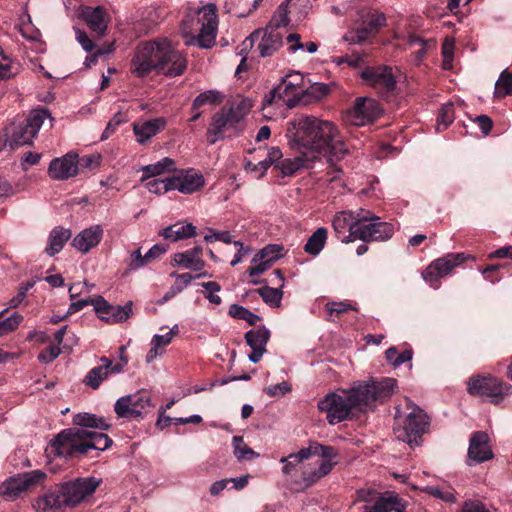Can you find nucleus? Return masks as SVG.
Instances as JSON below:
<instances>
[{
  "mask_svg": "<svg viewBox=\"0 0 512 512\" xmlns=\"http://www.w3.org/2000/svg\"><path fill=\"white\" fill-rule=\"evenodd\" d=\"M109 371L106 369L105 364L92 368L84 378V384L97 389L101 383L108 377Z\"/></svg>",
  "mask_w": 512,
  "mask_h": 512,
  "instance_id": "nucleus-42",
  "label": "nucleus"
},
{
  "mask_svg": "<svg viewBox=\"0 0 512 512\" xmlns=\"http://www.w3.org/2000/svg\"><path fill=\"white\" fill-rule=\"evenodd\" d=\"M202 248L195 246L187 251L178 252L173 255L175 264L192 271H201L205 267V262L201 258Z\"/></svg>",
  "mask_w": 512,
  "mask_h": 512,
  "instance_id": "nucleus-31",
  "label": "nucleus"
},
{
  "mask_svg": "<svg viewBox=\"0 0 512 512\" xmlns=\"http://www.w3.org/2000/svg\"><path fill=\"white\" fill-rule=\"evenodd\" d=\"M282 45V33L272 26H267L258 44V50L262 57H267L273 55Z\"/></svg>",
  "mask_w": 512,
  "mask_h": 512,
  "instance_id": "nucleus-32",
  "label": "nucleus"
},
{
  "mask_svg": "<svg viewBox=\"0 0 512 512\" xmlns=\"http://www.w3.org/2000/svg\"><path fill=\"white\" fill-rule=\"evenodd\" d=\"M465 259L464 253H449L433 261L423 272V278L430 286L437 287L439 279L448 275Z\"/></svg>",
  "mask_w": 512,
  "mask_h": 512,
  "instance_id": "nucleus-19",
  "label": "nucleus"
},
{
  "mask_svg": "<svg viewBox=\"0 0 512 512\" xmlns=\"http://www.w3.org/2000/svg\"><path fill=\"white\" fill-rule=\"evenodd\" d=\"M269 338L270 331L264 326L246 332L245 340L252 350L248 355L251 362L257 363L261 360L262 356L266 352V345Z\"/></svg>",
  "mask_w": 512,
  "mask_h": 512,
  "instance_id": "nucleus-28",
  "label": "nucleus"
},
{
  "mask_svg": "<svg viewBox=\"0 0 512 512\" xmlns=\"http://www.w3.org/2000/svg\"><path fill=\"white\" fill-rule=\"evenodd\" d=\"M454 121V106L452 103L444 104L437 117V129L440 130L441 126L445 129Z\"/></svg>",
  "mask_w": 512,
  "mask_h": 512,
  "instance_id": "nucleus-53",
  "label": "nucleus"
},
{
  "mask_svg": "<svg viewBox=\"0 0 512 512\" xmlns=\"http://www.w3.org/2000/svg\"><path fill=\"white\" fill-rule=\"evenodd\" d=\"M361 78L383 98L389 100L395 95L396 79L391 67H369L361 72Z\"/></svg>",
  "mask_w": 512,
  "mask_h": 512,
  "instance_id": "nucleus-13",
  "label": "nucleus"
},
{
  "mask_svg": "<svg viewBox=\"0 0 512 512\" xmlns=\"http://www.w3.org/2000/svg\"><path fill=\"white\" fill-rule=\"evenodd\" d=\"M187 68L186 57L167 38H157L137 46L130 71L143 78L153 70L168 77L180 76Z\"/></svg>",
  "mask_w": 512,
  "mask_h": 512,
  "instance_id": "nucleus-2",
  "label": "nucleus"
},
{
  "mask_svg": "<svg viewBox=\"0 0 512 512\" xmlns=\"http://www.w3.org/2000/svg\"><path fill=\"white\" fill-rule=\"evenodd\" d=\"M282 249L280 245L270 244L261 249L257 254L261 256L262 259L269 260V262L273 264L281 258Z\"/></svg>",
  "mask_w": 512,
  "mask_h": 512,
  "instance_id": "nucleus-57",
  "label": "nucleus"
},
{
  "mask_svg": "<svg viewBox=\"0 0 512 512\" xmlns=\"http://www.w3.org/2000/svg\"><path fill=\"white\" fill-rule=\"evenodd\" d=\"M166 124L167 121L164 117L133 123V132L136 136V141L141 145L148 143L166 127Z\"/></svg>",
  "mask_w": 512,
  "mask_h": 512,
  "instance_id": "nucleus-29",
  "label": "nucleus"
},
{
  "mask_svg": "<svg viewBox=\"0 0 512 512\" xmlns=\"http://www.w3.org/2000/svg\"><path fill=\"white\" fill-rule=\"evenodd\" d=\"M396 388V380L383 378L379 381H363L354 384L350 389L344 390L352 410L365 411L389 398Z\"/></svg>",
  "mask_w": 512,
  "mask_h": 512,
  "instance_id": "nucleus-5",
  "label": "nucleus"
},
{
  "mask_svg": "<svg viewBox=\"0 0 512 512\" xmlns=\"http://www.w3.org/2000/svg\"><path fill=\"white\" fill-rule=\"evenodd\" d=\"M127 121L125 115L121 112H117L113 118L108 122L105 130L101 135V140L108 139L118 128L119 125L125 123Z\"/></svg>",
  "mask_w": 512,
  "mask_h": 512,
  "instance_id": "nucleus-58",
  "label": "nucleus"
},
{
  "mask_svg": "<svg viewBox=\"0 0 512 512\" xmlns=\"http://www.w3.org/2000/svg\"><path fill=\"white\" fill-rule=\"evenodd\" d=\"M273 264L269 260L262 259L256 254L252 259V265L248 269L250 277H256L267 271Z\"/></svg>",
  "mask_w": 512,
  "mask_h": 512,
  "instance_id": "nucleus-54",
  "label": "nucleus"
},
{
  "mask_svg": "<svg viewBox=\"0 0 512 512\" xmlns=\"http://www.w3.org/2000/svg\"><path fill=\"white\" fill-rule=\"evenodd\" d=\"M425 491L430 495L439 498L445 502H454L455 496L451 489H441L437 486H428L425 488Z\"/></svg>",
  "mask_w": 512,
  "mask_h": 512,
  "instance_id": "nucleus-59",
  "label": "nucleus"
},
{
  "mask_svg": "<svg viewBox=\"0 0 512 512\" xmlns=\"http://www.w3.org/2000/svg\"><path fill=\"white\" fill-rule=\"evenodd\" d=\"M23 321V316L19 313H13L3 321H0V337L14 331Z\"/></svg>",
  "mask_w": 512,
  "mask_h": 512,
  "instance_id": "nucleus-55",
  "label": "nucleus"
},
{
  "mask_svg": "<svg viewBox=\"0 0 512 512\" xmlns=\"http://www.w3.org/2000/svg\"><path fill=\"white\" fill-rule=\"evenodd\" d=\"M407 45L410 50H413L415 61L419 63L424 58L428 50V42L420 39L416 35H409Z\"/></svg>",
  "mask_w": 512,
  "mask_h": 512,
  "instance_id": "nucleus-48",
  "label": "nucleus"
},
{
  "mask_svg": "<svg viewBox=\"0 0 512 512\" xmlns=\"http://www.w3.org/2000/svg\"><path fill=\"white\" fill-rule=\"evenodd\" d=\"M250 108V102L242 100L232 105L228 110L223 109L215 113L207 130V140L209 144H215L226 135H237L243 129L244 118Z\"/></svg>",
  "mask_w": 512,
  "mask_h": 512,
  "instance_id": "nucleus-6",
  "label": "nucleus"
},
{
  "mask_svg": "<svg viewBox=\"0 0 512 512\" xmlns=\"http://www.w3.org/2000/svg\"><path fill=\"white\" fill-rule=\"evenodd\" d=\"M206 242L221 241L226 244L232 243V235L228 231H212L204 236Z\"/></svg>",
  "mask_w": 512,
  "mask_h": 512,
  "instance_id": "nucleus-62",
  "label": "nucleus"
},
{
  "mask_svg": "<svg viewBox=\"0 0 512 512\" xmlns=\"http://www.w3.org/2000/svg\"><path fill=\"white\" fill-rule=\"evenodd\" d=\"M337 457V452L333 448V455L329 457H320L321 460L317 461L314 465L309 464L304 467L301 473V478L296 482L302 488H308L316 484L320 479L328 475L333 467L337 464L333 461Z\"/></svg>",
  "mask_w": 512,
  "mask_h": 512,
  "instance_id": "nucleus-21",
  "label": "nucleus"
},
{
  "mask_svg": "<svg viewBox=\"0 0 512 512\" xmlns=\"http://www.w3.org/2000/svg\"><path fill=\"white\" fill-rule=\"evenodd\" d=\"M299 155L293 159H284L278 164V168L284 175H292L301 168H312L314 160L304 152H297Z\"/></svg>",
  "mask_w": 512,
  "mask_h": 512,
  "instance_id": "nucleus-36",
  "label": "nucleus"
},
{
  "mask_svg": "<svg viewBox=\"0 0 512 512\" xmlns=\"http://www.w3.org/2000/svg\"><path fill=\"white\" fill-rule=\"evenodd\" d=\"M165 239L176 242L181 239L190 238L196 235V227L191 223H176L170 225L160 232Z\"/></svg>",
  "mask_w": 512,
  "mask_h": 512,
  "instance_id": "nucleus-38",
  "label": "nucleus"
},
{
  "mask_svg": "<svg viewBox=\"0 0 512 512\" xmlns=\"http://www.w3.org/2000/svg\"><path fill=\"white\" fill-rule=\"evenodd\" d=\"M46 478L47 474L38 469L10 476L1 483L0 496L7 501H14L41 485Z\"/></svg>",
  "mask_w": 512,
  "mask_h": 512,
  "instance_id": "nucleus-10",
  "label": "nucleus"
},
{
  "mask_svg": "<svg viewBox=\"0 0 512 512\" xmlns=\"http://www.w3.org/2000/svg\"><path fill=\"white\" fill-rule=\"evenodd\" d=\"M318 410L325 414L330 425L338 424L348 418L352 408L346 393H329L318 401Z\"/></svg>",
  "mask_w": 512,
  "mask_h": 512,
  "instance_id": "nucleus-14",
  "label": "nucleus"
},
{
  "mask_svg": "<svg viewBox=\"0 0 512 512\" xmlns=\"http://www.w3.org/2000/svg\"><path fill=\"white\" fill-rule=\"evenodd\" d=\"M221 102V95L215 90H208L199 94L192 103V110H198L201 106L209 104L216 105Z\"/></svg>",
  "mask_w": 512,
  "mask_h": 512,
  "instance_id": "nucleus-46",
  "label": "nucleus"
},
{
  "mask_svg": "<svg viewBox=\"0 0 512 512\" xmlns=\"http://www.w3.org/2000/svg\"><path fill=\"white\" fill-rule=\"evenodd\" d=\"M409 409V413L396 416L394 434L399 441L412 447L418 444V439L428 424V418L424 411L417 406L409 407Z\"/></svg>",
  "mask_w": 512,
  "mask_h": 512,
  "instance_id": "nucleus-9",
  "label": "nucleus"
},
{
  "mask_svg": "<svg viewBox=\"0 0 512 512\" xmlns=\"http://www.w3.org/2000/svg\"><path fill=\"white\" fill-rule=\"evenodd\" d=\"M179 333V327L175 324L167 333L164 335L155 334L151 340V348L146 355L147 363L153 362L157 356L162 354L164 347L168 346L173 338Z\"/></svg>",
  "mask_w": 512,
  "mask_h": 512,
  "instance_id": "nucleus-34",
  "label": "nucleus"
},
{
  "mask_svg": "<svg viewBox=\"0 0 512 512\" xmlns=\"http://www.w3.org/2000/svg\"><path fill=\"white\" fill-rule=\"evenodd\" d=\"M412 354V351L409 349H406L403 352L398 353L395 347H390L385 352L387 361L394 367H398L405 362L411 361Z\"/></svg>",
  "mask_w": 512,
  "mask_h": 512,
  "instance_id": "nucleus-49",
  "label": "nucleus"
},
{
  "mask_svg": "<svg viewBox=\"0 0 512 512\" xmlns=\"http://www.w3.org/2000/svg\"><path fill=\"white\" fill-rule=\"evenodd\" d=\"M280 288H271L269 286L258 289V293L263 301L271 307H278L281 303L283 292Z\"/></svg>",
  "mask_w": 512,
  "mask_h": 512,
  "instance_id": "nucleus-44",
  "label": "nucleus"
},
{
  "mask_svg": "<svg viewBox=\"0 0 512 512\" xmlns=\"http://www.w3.org/2000/svg\"><path fill=\"white\" fill-rule=\"evenodd\" d=\"M462 512H490L486 506L478 500H469L464 503Z\"/></svg>",
  "mask_w": 512,
  "mask_h": 512,
  "instance_id": "nucleus-64",
  "label": "nucleus"
},
{
  "mask_svg": "<svg viewBox=\"0 0 512 512\" xmlns=\"http://www.w3.org/2000/svg\"><path fill=\"white\" fill-rule=\"evenodd\" d=\"M193 21V18L183 20L182 32L185 38V44L197 45L204 49L212 47L216 40L218 26L216 6L214 4H208L199 9L197 22L201 23V28L197 36H195L188 27L189 23Z\"/></svg>",
  "mask_w": 512,
  "mask_h": 512,
  "instance_id": "nucleus-7",
  "label": "nucleus"
},
{
  "mask_svg": "<svg viewBox=\"0 0 512 512\" xmlns=\"http://www.w3.org/2000/svg\"><path fill=\"white\" fill-rule=\"evenodd\" d=\"M507 95H512V72L504 70L495 83L494 97L502 98Z\"/></svg>",
  "mask_w": 512,
  "mask_h": 512,
  "instance_id": "nucleus-43",
  "label": "nucleus"
},
{
  "mask_svg": "<svg viewBox=\"0 0 512 512\" xmlns=\"http://www.w3.org/2000/svg\"><path fill=\"white\" fill-rule=\"evenodd\" d=\"M179 192L183 194H191L199 190L204 185V178L199 173L180 174Z\"/></svg>",
  "mask_w": 512,
  "mask_h": 512,
  "instance_id": "nucleus-40",
  "label": "nucleus"
},
{
  "mask_svg": "<svg viewBox=\"0 0 512 512\" xmlns=\"http://www.w3.org/2000/svg\"><path fill=\"white\" fill-rule=\"evenodd\" d=\"M234 455L238 460H251L258 457V454L248 447L240 436L233 437Z\"/></svg>",
  "mask_w": 512,
  "mask_h": 512,
  "instance_id": "nucleus-45",
  "label": "nucleus"
},
{
  "mask_svg": "<svg viewBox=\"0 0 512 512\" xmlns=\"http://www.w3.org/2000/svg\"><path fill=\"white\" fill-rule=\"evenodd\" d=\"M455 48V41L453 38L446 37L442 45L443 67L450 69L453 62V54Z\"/></svg>",
  "mask_w": 512,
  "mask_h": 512,
  "instance_id": "nucleus-56",
  "label": "nucleus"
},
{
  "mask_svg": "<svg viewBox=\"0 0 512 512\" xmlns=\"http://www.w3.org/2000/svg\"><path fill=\"white\" fill-rule=\"evenodd\" d=\"M49 117L46 109H34L22 121L14 122L6 129V142L11 148L30 145L44 120Z\"/></svg>",
  "mask_w": 512,
  "mask_h": 512,
  "instance_id": "nucleus-8",
  "label": "nucleus"
},
{
  "mask_svg": "<svg viewBox=\"0 0 512 512\" xmlns=\"http://www.w3.org/2000/svg\"><path fill=\"white\" fill-rule=\"evenodd\" d=\"M229 315L233 318L245 320L250 325H255L260 320V317L257 314L237 304H232L229 307Z\"/></svg>",
  "mask_w": 512,
  "mask_h": 512,
  "instance_id": "nucleus-47",
  "label": "nucleus"
},
{
  "mask_svg": "<svg viewBox=\"0 0 512 512\" xmlns=\"http://www.w3.org/2000/svg\"><path fill=\"white\" fill-rule=\"evenodd\" d=\"M72 231L68 228L57 226L51 230L47 240V246L45 248L46 253L49 256L58 254L71 238Z\"/></svg>",
  "mask_w": 512,
  "mask_h": 512,
  "instance_id": "nucleus-35",
  "label": "nucleus"
},
{
  "mask_svg": "<svg viewBox=\"0 0 512 512\" xmlns=\"http://www.w3.org/2000/svg\"><path fill=\"white\" fill-rule=\"evenodd\" d=\"M175 169V161L172 158L165 157L154 164L143 166L141 168L143 172L141 181H146L149 178L162 175L166 172H172Z\"/></svg>",
  "mask_w": 512,
  "mask_h": 512,
  "instance_id": "nucleus-39",
  "label": "nucleus"
},
{
  "mask_svg": "<svg viewBox=\"0 0 512 512\" xmlns=\"http://www.w3.org/2000/svg\"><path fill=\"white\" fill-rule=\"evenodd\" d=\"M511 386L492 376L471 377L467 382V391L472 396H487L492 403L498 404L510 393Z\"/></svg>",
  "mask_w": 512,
  "mask_h": 512,
  "instance_id": "nucleus-12",
  "label": "nucleus"
},
{
  "mask_svg": "<svg viewBox=\"0 0 512 512\" xmlns=\"http://www.w3.org/2000/svg\"><path fill=\"white\" fill-rule=\"evenodd\" d=\"M101 479L95 477L78 478L67 482L60 487L63 501L68 508H72L81 503L87 496L93 494L100 485Z\"/></svg>",
  "mask_w": 512,
  "mask_h": 512,
  "instance_id": "nucleus-15",
  "label": "nucleus"
},
{
  "mask_svg": "<svg viewBox=\"0 0 512 512\" xmlns=\"http://www.w3.org/2000/svg\"><path fill=\"white\" fill-rule=\"evenodd\" d=\"M356 237L362 241H386L394 233L392 224L382 222L379 217L372 215L369 211L363 212L360 229H356Z\"/></svg>",
  "mask_w": 512,
  "mask_h": 512,
  "instance_id": "nucleus-16",
  "label": "nucleus"
},
{
  "mask_svg": "<svg viewBox=\"0 0 512 512\" xmlns=\"http://www.w3.org/2000/svg\"><path fill=\"white\" fill-rule=\"evenodd\" d=\"M363 212V210L358 212L342 211L334 216L332 225L335 232L340 235L344 234L346 230L349 231V234L342 239V242L349 243L358 239L354 232L356 229H360Z\"/></svg>",
  "mask_w": 512,
  "mask_h": 512,
  "instance_id": "nucleus-24",
  "label": "nucleus"
},
{
  "mask_svg": "<svg viewBox=\"0 0 512 512\" xmlns=\"http://www.w3.org/2000/svg\"><path fill=\"white\" fill-rule=\"evenodd\" d=\"M103 234L104 229L101 225H92L79 232L72 239L71 245L82 254H87L99 245L103 238Z\"/></svg>",
  "mask_w": 512,
  "mask_h": 512,
  "instance_id": "nucleus-27",
  "label": "nucleus"
},
{
  "mask_svg": "<svg viewBox=\"0 0 512 512\" xmlns=\"http://www.w3.org/2000/svg\"><path fill=\"white\" fill-rule=\"evenodd\" d=\"M296 132L292 138V147L297 152L307 153L314 161L323 154L330 164L325 181L334 183L341 180L342 170L336 162L342 161L350 150L338 126L329 120L313 115L302 116L295 120Z\"/></svg>",
  "mask_w": 512,
  "mask_h": 512,
  "instance_id": "nucleus-1",
  "label": "nucleus"
},
{
  "mask_svg": "<svg viewBox=\"0 0 512 512\" xmlns=\"http://www.w3.org/2000/svg\"><path fill=\"white\" fill-rule=\"evenodd\" d=\"M112 443L108 435L94 430H63L50 443L48 451L58 457L73 458L85 455L89 450L104 451Z\"/></svg>",
  "mask_w": 512,
  "mask_h": 512,
  "instance_id": "nucleus-3",
  "label": "nucleus"
},
{
  "mask_svg": "<svg viewBox=\"0 0 512 512\" xmlns=\"http://www.w3.org/2000/svg\"><path fill=\"white\" fill-rule=\"evenodd\" d=\"M78 172V155L72 152L54 158L48 166V175L53 180H67L76 176Z\"/></svg>",
  "mask_w": 512,
  "mask_h": 512,
  "instance_id": "nucleus-25",
  "label": "nucleus"
},
{
  "mask_svg": "<svg viewBox=\"0 0 512 512\" xmlns=\"http://www.w3.org/2000/svg\"><path fill=\"white\" fill-rule=\"evenodd\" d=\"M326 239H327L326 228H323V227L318 228L307 240V242L304 246L305 252L310 255H314V256L318 255L324 248Z\"/></svg>",
  "mask_w": 512,
  "mask_h": 512,
  "instance_id": "nucleus-41",
  "label": "nucleus"
},
{
  "mask_svg": "<svg viewBox=\"0 0 512 512\" xmlns=\"http://www.w3.org/2000/svg\"><path fill=\"white\" fill-rule=\"evenodd\" d=\"M61 353L59 345L52 344L44 349L39 355L38 360L42 363H50L55 360Z\"/></svg>",
  "mask_w": 512,
  "mask_h": 512,
  "instance_id": "nucleus-60",
  "label": "nucleus"
},
{
  "mask_svg": "<svg viewBox=\"0 0 512 512\" xmlns=\"http://www.w3.org/2000/svg\"><path fill=\"white\" fill-rule=\"evenodd\" d=\"M82 16L88 27L97 35L103 36L107 29V19L105 10L98 6L95 8L85 7L82 10Z\"/></svg>",
  "mask_w": 512,
  "mask_h": 512,
  "instance_id": "nucleus-33",
  "label": "nucleus"
},
{
  "mask_svg": "<svg viewBox=\"0 0 512 512\" xmlns=\"http://www.w3.org/2000/svg\"><path fill=\"white\" fill-rule=\"evenodd\" d=\"M301 6L302 0H287L286 2L281 3L268 26H272L278 30L280 27L288 25L292 21L289 15L294 16L295 21L301 20L306 14L305 10L300 11L299 8Z\"/></svg>",
  "mask_w": 512,
  "mask_h": 512,
  "instance_id": "nucleus-26",
  "label": "nucleus"
},
{
  "mask_svg": "<svg viewBox=\"0 0 512 512\" xmlns=\"http://www.w3.org/2000/svg\"><path fill=\"white\" fill-rule=\"evenodd\" d=\"M73 424L76 427L69 428L68 430H92L94 428H99L103 430H107L110 425L106 423L102 418H98L94 414L90 413H78L73 417Z\"/></svg>",
  "mask_w": 512,
  "mask_h": 512,
  "instance_id": "nucleus-37",
  "label": "nucleus"
},
{
  "mask_svg": "<svg viewBox=\"0 0 512 512\" xmlns=\"http://www.w3.org/2000/svg\"><path fill=\"white\" fill-rule=\"evenodd\" d=\"M494 457L493 451L489 444V436L486 432H474L469 440L467 452V465L483 463Z\"/></svg>",
  "mask_w": 512,
  "mask_h": 512,
  "instance_id": "nucleus-22",
  "label": "nucleus"
},
{
  "mask_svg": "<svg viewBox=\"0 0 512 512\" xmlns=\"http://www.w3.org/2000/svg\"><path fill=\"white\" fill-rule=\"evenodd\" d=\"M150 407V396L146 392H137L120 397L114 405V411L119 418L138 419L142 418Z\"/></svg>",
  "mask_w": 512,
  "mask_h": 512,
  "instance_id": "nucleus-17",
  "label": "nucleus"
},
{
  "mask_svg": "<svg viewBox=\"0 0 512 512\" xmlns=\"http://www.w3.org/2000/svg\"><path fill=\"white\" fill-rule=\"evenodd\" d=\"M382 113L379 103L368 97H359L346 113V121L354 126H364L377 119Z\"/></svg>",
  "mask_w": 512,
  "mask_h": 512,
  "instance_id": "nucleus-18",
  "label": "nucleus"
},
{
  "mask_svg": "<svg viewBox=\"0 0 512 512\" xmlns=\"http://www.w3.org/2000/svg\"><path fill=\"white\" fill-rule=\"evenodd\" d=\"M328 92V87L319 83L311 86L309 91V88L306 87L304 76L299 72H292L283 77L281 83L264 98L263 109L277 101H282L286 106L292 108L301 102L306 93L317 94L318 97H322L328 94Z\"/></svg>",
  "mask_w": 512,
  "mask_h": 512,
  "instance_id": "nucleus-4",
  "label": "nucleus"
},
{
  "mask_svg": "<svg viewBox=\"0 0 512 512\" xmlns=\"http://www.w3.org/2000/svg\"><path fill=\"white\" fill-rule=\"evenodd\" d=\"M288 44V51L295 53L297 51H304V43L301 42V36L297 33H291L286 37Z\"/></svg>",
  "mask_w": 512,
  "mask_h": 512,
  "instance_id": "nucleus-63",
  "label": "nucleus"
},
{
  "mask_svg": "<svg viewBox=\"0 0 512 512\" xmlns=\"http://www.w3.org/2000/svg\"><path fill=\"white\" fill-rule=\"evenodd\" d=\"M17 70V65L0 47V81L14 76Z\"/></svg>",
  "mask_w": 512,
  "mask_h": 512,
  "instance_id": "nucleus-50",
  "label": "nucleus"
},
{
  "mask_svg": "<svg viewBox=\"0 0 512 512\" xmlns=\"http://www.w3.org/2000/svg\"><path fill=\"white\" fill-rule=\"evenodd\" d=\"M291 389V385L288 382L283 381L279 384L271 385L265 388L264 391L270 397H281L289 393Z\"/></svg>",
  "mask_w": 512,
  "mask_h": 512,
  "instance_id": "nucleus-61",
  "label": "nucleus"
},
{
  "mask_svg": "<svg viewBox=\"0 0 512 512\" xmlns=\"http://www.w3.org/2000/svg\"><path fill=\"white\" fill-rule=\"evenodd\" d=\"M148 263V260L145 259V255H142L140 248L129 251V259L126 260L128 271L138 270Z\"/></svg>",
  "mask_w": 512,
  "mask_h": 512,
  "instance_id": "nucleus-52",
  "label": "nucleus"
},
{
  "mask_svg": "<svg viewBox=\"0 0 512 512\" xmlns=\"http://www.w3.org/2000/svg\"><path fill=\"white\" fill-rule=\"evenodd\" d=\"M201 286L205 289L203 292L204 297L214 305H220L222 303L221 297L218 293L221 291V286L215 281L203 282Z\"/></svg>",
  "mask_w": 512,
  "mask_h": 512,
  "instance_id": "nucleus-51",
  "label": "nucleus"
},
{
  "mask_svg": "<svg viewBox=\"0 0 512 512\" xmlns=\"http://www.w3.org/2000/svg\"><path fill=\"white\" fill-rule=\"evenodd\" d=\"M93 307L100 319L110 323L126 321L132 313L131 303L114 306L110 305L102 296H95Z\"/></svg>",
  "mask_w": 512,
  "mask_h": 512,
  "instance_id": "nucleus-23",
  "label": "nucleus"
},
{
  "mask_svg": "<svg viewBox=\"0 0 512 512\" xmlns=\"http://www.w3.org/2000/svg\"><path fill=\"white\" fill-rule=\"evenodd\" d=\"M386 23L382 13L363 10L354 26L345 34L344 39L351 44H359L376 35Z\"/></svg>",
  "mask_w": 512,
  "mask_h": 512,
  "instance_id": "nucleus-11",
  "label": "nucleus"
},
{
  "mask_svg": "<svg viewBox=\"0 0 512 512\" xmlns=\"http://www.w3.org/2000/svg\"><path fill=\"white\" fill-rule=\"evenodd\" d=\"M32 507L36 512H65L67 508L60 490L38 496L32 502Z\"/></svg>",
  "mask_w": 512,
  "mask_h": 512,
  "instance_id": "nucleus-30",
  "label": "nucleus"
},
{
  "mask_svg": "<svg viewBox=\"0 0 512 512\" xmlns=\"http://www.w3.org/2000/svg\"><path fill=\"white\" fill-rule=\"evenodd\" d=\"M333 455V447L325 446L317 442H312L308 447L302 448L297 453H291L286 457H282L280 462L283 464L282 472L284 475H291L298 465L311 456L329 457Z\"/></svg>",
  "mask_w": 512,
  "mask_h": 512,
  "instance_id": "nucleus-20",
  "label": "nucleus"
}]
</instances>
